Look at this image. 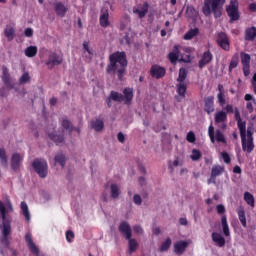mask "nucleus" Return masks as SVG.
Returning <instances> with one entry per match:
<instances>
[{
	"label": "nucleus",
	"mask_w": 256,
	"mask_h": 256,
	"mask_svg": "<svg viewBox=\"0 0 256 256\" xmlns=\"http://www.w3.org/2000/svg\"><path fill=\"white\" fill-rule=\"evenodd\" d=\"M133 231L138 235H143V228L140 225L133 226Z\"/></svg>",
	"instance_id": "nucleus-58"
},
{
	"label": "nucleus",
	"mask_w": 256,
	"mask_h": 256,
	"mask_svg": "<svg viewBox=\"0 0 256 256\" xmlns=\"http://www.w3.org/2000/svg\"><path fill=\"white\" fill-rule=\"evenodd\" d=\"M197 35H199V28H192L184 34L183 39L185 41H191V39L197 37Z\"/></svg>",
	"instance_id": "nucleus-31"
},
{
	"label": "nucleus",
	"mask_w": 256,
	"mask_h": 256,
	"mask_svg": "<svg viewBox=\"0 0 256 256\" xmlns=\"http://www.w3.org/2000/svg\"><path fill=\"white\" fill-rule=\"evenodd\" d=\"M216 211L218 213V215H224L226 209H225V206L223 204H218L216 206Z\"/></svg>",
	"instance_id": "nucleus-54"
},
{
	"label": "nucleus",
	"mask_w": 256,
	"mask_h": 256,
	"mask_svg": "<svg viewBox=\"0 0 256 256\" xmlns=\"http://www.w3.org/2000/svg\"><path fill=\"white\" fill-rule=\"evenodd\" d=\"M223 5H225V0H204L202 13L205 17L213 13L215 19H219L223 15Z\"/></svg>",
	"instance_id": "nucleus-3"
},
{
	"label": "nucleus",
	"mask_w": 256,
	"mask_h": 256,
	"mask_svg": "<svg viewBox=\"0 0 256 256\" xmlns=\"http://www.w3.org/2000/svg\"><path fill=\"white\" fill-rule=\"evenodd\" d=\"M21 209L26 221H30L31 214L29 213V206H27V202H21Z\"/></svg>",
	"instance_id": "nucleus-40"
},
{
	"label": "nucleus",
	"mask_w": 256,
	"mask_h": 256,
	"mask_svg": "<svg viewBox=\"0 0 256 256\" xmlns=\"http://www.w3.org/2000/svg\"><path fill=\"white\" fill-rule=\"evenodd\" d=\"M244 201H246L247 205L250 207H255V197L250 192L244 193Z\"/></svg>",
	"instance_id": "nucleus-36"
},
{
	"label": "nucleus",
	"mask_w": 256,
	"mask_h": 256,
	"mask_svg": "<svg viewBox=\"0 0 256 256\" xmlns=\"http://www.w3.org/2000/svg\"><path fill=\"white\" fill-rule=\"evenodd\" d=\"M2 81L6 87H13L11 84V75L9 74V69H7L5 66L2 68Z\"/></svg>",
	"instance_id": "nucleus-24"
},
{
	"label": "nucleus",
	"mask_w": 256,
	"mask_h": 256,
	"mask_svg": "<svg viewBox=\"0 0 256 256\" xmlns=\"http://www.w3.org/2000/svg\"><path fill=\"white\" fill-rule=\"evenodd\" d=\"M188 247L189 242L180 240L174 244V253H176V255H183Z\"/></svg>",
	"instance_id": "nucleus-17"
},
{
	"label": "nucleus",
	"mask_w": 256,
	"mask_h": 256,
	"mask_svg": "<svg viewBox=\"0 0 256 256\" xmlns=\"http://www.w3.org/2000/svg\"><path fill=\"white\" fill-rule=\"evenodd\" d=\"M218 104L220 107H225V93H218L217 94Z\"/></svg>",
	"instance_id": "nucleus-50"
},
{
	"label": "nucleus",
	"mask_w": 256,
	"mask_h": 256,
	"mask_svg": "<svg viewBox=\"0 0 256 256\" xmlns=\"http://www.w3.org/2000/svg\"><path fill=\"white\" fill-rule=\"evenodd\" d=\"M225 173V167L221 165H214L211 170V179H213L215 183V179L219 177V175H223Z\"/></svg>",
	"instance_id": "nucleus-23"
},
{
	"label": "nucleus",
	"mask_w": 256,
	"mask_h": 256,
	"mask_svg": "<svg viewBox=\"0 0 256 256\" xmlns=\"http://www.w3.org/2000/svg\"><path fill=\"white\" fill-rule=\"evenodd\" d=\"M180 53L181 52L179 51V46L175 45L173 48V51L168 54V59H169L170 63H173V64L177 63V61H179Z\"/></svg>",
	"instance_id": "nucleus-25"
},
{
	"label": "nucleus",
	"mask_w": 256,
	"mask_h": 256,
	"mask_svg": "<svg viewBox=\"0 0 256 256\" xmlns=\"http://www.w3.org/2000/svg\"><path fill=\"white\" fill-rule=\"evenodd\" d=\"M187 69L186 68H180L179 69V75H178V78H177V82L178 83H185V80L187 79Z\"/></svg>",
	"instance_id": "nucleus-39"
},
{
	"label": "nucleus",
	"mask_w": 256,
	"mask_h": 256,
	"mask_svg": "<svg viewBox=\"0 0 256 256\" xmlns=\"http://www.w3.org/2000/svg\"><path fill=\"white\" fill-rule=\"evenodd\" d=\"M176 92H177V95L175 96V99L178 103H181V101L185 99V95H187V84L183 82H179L176 85Z\"/></svg>",
	"instance_id": "nucleus-13"
},
{
	"label": "nucleus",
	"mask_w": 256,
	"mask_h": 256,
	"mask_svg": "<svg viewBox=\"0 0 256 256\" xmlns=\"http://www.w3.org/2000/svg\"><path fill=\"white\" fill-rule=\"evenodd\" d=\"M21 161H23V156L19 153L12 154L11 157V169L14 171H19V168L21 167Z\"/></svg>",
	"instance_id": "nucleus-19"
},
{
	"label": "nucleus",
	"mask_w": 256,
	"mask_h": 256,
	"mask_svg": "<svg viewBox=\"0 0 256 256\" xmlns=\"http://www.w3.org/2000/svg\"><path fill=\"white\" fill-rule=\"evenodd\" d=\"M133 13H135L136 15H138L139 19H143L145 18V16L147 15V13H149V3L144 2L141 10L137 7L133 8Z\"/></svg>",
	"instance_id": "nucleus-21"
},
{
	"label": "nucleus",
	"mask_w": 256,
	"mask_h": 256,
	"mask_svg": "<svg viewBox=\"0 0 256 256\" xmlns=\"http://www.w3.org/2000/svg\"><path fill=\"white\" fill-rule=\"evenodd\" d=\"M123 97L125 105H129L131 101H133V89L132 88H125L123 90Z\"/></svg>",
	"instance_id": "nucleus-28"
},
{
	"label": "nucleus",
	"mask_w": 256,
	"mask_h": 256,
	"mask_svg": "<svg viewBox=\"0 0 256 256\" xmlns=\"http://www.w3.org/2000/svg\"><path fill=\"white\" fill-rule=\"evenodd\" d=\"M13 211V205H11V202H8L7 205L3 204L2 201H0V214L2 218V234L5 239L9 237L11 234V220L7 218V213H12Z\"/></svg>",
	"instance_id": "nucleus-4"
},
{
	"label": "nucleus",
	"mask_w": 256,
	"mask_h": 256,
	"mask_svg": "<svg viewBox=\"0 0 256 256\" xmlns=\"http://www.w3.org/2000/svg\"><path fill=\"white\" fill-rule=\"evenodd\" d=\"M242 151L244 153H253L255 149L254 139L247 138V130L240 131Z\"/></svg>",
	"instance_id": "nucleus-7"
},
{
	"label": "nucleus",
	"mask_w": 256,
	"mask_h": 256,
	"mask_svg": "<svg viewBox=\"0 0 256 256\" xmlns=\"http://www.w3.org/2000/svg\"><path fill=\"white\" fill-rule=\"evenodd\" d=\"M118 231L121 233V235H123L126 241H128V255L135 253L137 249H139V242H137L135 238H132L133 230L131 229V225H129V222L122 221L118 227Z\"/></svg>",
	"instance_id": "nucleus-2"
},
{
	"label": "nucleus",
	"mask_w": 256,
	"mask_h": 256,
	"mask_svg": "<svg viewBox=\"0 0 256 256\" xmlns=\"http://www.w3.org/2000/svg\"><path fill=\"white\" fill-rule=\"evenodd\" d=\"M55 162L59 163L61 167H65V155L58 154L55 156Z\"/></svg>",
	"instance_id": "nucleus-46"
},
{
	"label": "nucleus",
	"mask_w": 256,
	"mask_h": 256,
	"mask_svg": "<svg viewBox=\"0 0 256 256\" xmlns=\"http://www.w3.org/2000/svg\"><path fill=\"white\" fill-rule=\"evenodd\" d=\"M91 127L92 129H95L97 132L103 131V128L105 127V123L101 119H96L91 121Z\"/></svg>",
	"instance_id": "nucleus-32"
},
{
	"label": "nucleus",
	"mask_w": 256,
	"mask_h": 256,
	"mask_svg": "<svg viewBox=\"0 0 256 256\" xmlns=\"http://www.w3.org/2000/svg\"><path fill=\"white\" fill-rule=\"evenodd\" d=\"M221 225H222V229L225 228V227H229V224L227 223V216L226 215H222Z\"/></svg>",
	"instance_id": "nucleus-60"
},
{
	"label": "nucleus",
	"mask_w": 256,
	"mask_h": 256,
	"mask_svg": "<svg viewBox=\"0 0 256 256\" xmlns=\"http://www.w3.org/2000/svg\"><path fill=\"white\" fill-rule=\"evenodd\" d=\"M110 195L112 199H119V195H121V192L119 191V186H117V184H111Z\"/></svg>",
	"instance_id": "nucleus-35"
},
{
	"label": "nucleus",
	"mask_w": 256,
	"mask_h": 256,
	"mask_svg": "<svg viewBox=\"0 0 256 256\" xmlns=\"http://www.w3.org/2000/svg\"><path fill=\"white\" fill-rule=\"evenodd\" d=\"M190 158L192 159V161H199L201 159V151L193 149Z\"/></svg>",
	"instance_id": "nucleus-47"
},
{
	"label": "nucleus",
	"mask_w": 256,
	"mask_h": 256,
	"mask_svg": "<svg viewBox=\"0 0 256 256\" xmlns=\"http://www.w3.org/2000/svg\"><path fill=\"white\" fill-rule=\"evenodd\" d=\"M186 140L188 143H195L197 141V138L195 137V133L193 131H190L187 133Z\"/></svg>",
	"instance_id": "nucleus-51"
},
{
	"label": "nucleus",
	"mask_w": 256,
	"mask_h": 256,
	"mask_svg": "<svg viewBox=\"0 0 256 256\" xmlns=\"http://www.w3.org/2000/svg\"><path fill=\"white\" fill-rule=\"evenodd\" d=\"M127 53L125 51H116L109 55V63L106 66L107 75H117L118 81H123L127 73Z\"/></svg>",
	"instance_id": "nucleus-1"
},
{
	"label": "nucleus",
	"mask_w": 256,
	"mask_h": 256,
	"mask_svg": "<svg viewBox=\"0 0 256 256\" xmlns=\"http://www.w3.org/2000/svg\"><path fill=\"white\" fill-rule=\"evenodd\" d=\"M214 121L215 123H227V112L220 110L217 111L214 115Z\"/></svg>",
	"instance_id": "nucleus-26"
},
{
	"label": "nucleus",
	"mask_w": 256,
	"mask_h": 256,
	"mask_svg": "<svg viewBox=\"0 0 256 256\" xmlns=\"http://www.w3.org/2000/svg\"><path fill=\"white\" fill-rule=\"evenodd\" d=\"M100 26L103 27L104 29L109 27V25H111V22H109V12H103L100 15Z\"/></svg>",
	"instance_id": "nucleus-30"
},
{
	"label": "nucleus",
	"mask_w": 256,
	"mask_h": 256,
	"mask_svg": "<svg viewBox=\"0 0 256 256\" xmlns=\"http://www.w3.org/2000/svg\"><path fill=\"white\" fill-rule=\"evenodd\" d=\"M31 81V76L29 75V72H25L22 74V76L19 78V84L25 85V83H29Z\"/></svg>",
	"instance_id": "nucleus-45"
},
{
	"label": "nucleus",
	"mask_w": 256,
	"mask_h": 256,
	"mask_svg": "<svg viewBox=\"0 0 256 256\" xmlns=\"http://www.w3.org/2000/svg\"><path fill=\"white\" fill-rule=\"evenodd\" d=\"M239 65V56H233L229 64V73Z\"/></svg>",
	"instance_id": "nucleus-44"
},
{
	"label": "nucleus",
	"mask_w": 256,
	"mask_h": 256,
	"mask_svg": "<svg viewBox=\"0 0 256 256\" xmlns=\"http://www.w3.org/2000/svg\"><path fill=\"white\" fill-rule=\"evenodd\" d=\"M255 133V128L253 126H248L246 129V139H254L253 135Z\"/></svg>",
	"instance_id": "nucleus-49"
},
{
	"label": "nucleus",
	"mask_w": 256,
	"mask_h": 256,
	"mask_svg": "<svg viewBox=\"0 0 256 256\" xmlns=\"http://www.w3.org/2000/svg\"><path fill=\"white\" fill-rule=\"evenodd\" d=\"M37 46H29L24 50L26 57H35L37 55Z\"/></svg>",
	"instance_id": "nucleus-37"
},
{
	"label": "nucleus",
	"mask_w": 256,
	"mask_h": 256,
	"mask_svg": "<svg viewBox=\"0 0 256 256\" xmlns=\"http://www.w3.org/2000/svg\"><path fill=\"white\" fill-rule=\"evenodd\" d=\"M25 37H31L33 35V29L32 28H26L24 31Z\"/></svg>",
	"instance_id": "nucleus-62"
},
{
	"label": "nucleus",
	"mask_w": 256,
	"mask_h": 256,
	"mask_svg": "<svg viewBox=\"0 0 256 256\" xmlns=\"http://www.w3.org/2000/svg\"><path fill=\"white\" fill-rule=\"evenodd\" d=\"M83 49L88 53V59L91 61L93 59V51L89 48V42L85 41L83 43Z\"/></svg>",
	"instance_id": "nucleus-48"
},
{
	"label": "nucleus",
	"mask_w": 256,
	"mask_h": 256,
	"mask_svg": "<svg viewBox=\"0 0 256 256\" xmlns=\"http://www.w3.org/2000/svg\"><path fill=\"white\" fill-rule=\"evenodd\" d=\"M54 11L58 17H65L69 9L62 2L54 3Z\"/></svg>",
	"instance_id": "nucleus-20"
},
{
	"label": "nucleus",
	"mask_w": 256,
	"mask_h": 256,
	"mask_svg": "<svg viewBox=\"0 0 256 256\" xmlns=\"http://www.w3.org/2000/svg\"><path fill=\"white\" fill-rule=\"evenodd\" d=\"M133 201L135 205H141L143 203V200L141 199V196L139 194L134 195Z\"/></svg>",
	"instance_id": "nucleus-55"
},
{
	"label": "nucleus",
	"mask_w": 256,
	"mask_h": 256,
	"mask_svg": "<svg viewBox=\"0 0 256 256\" xmlns=\"http://www.w3.org/2000/svg\"><path fill=\"white\" fill-rule=\"evenodd\" d=\"M237 213H238V219L242 227H247V217L245 216V207L239 206Z\"/></svg>",
	"instance_id": "nucleus-27"
},
{
	"label": "nucleus",
	"mask_w": 256,
	"mask_h": 256,
	"mask_svg": "<svg viewBox=\"0 0 256 256\" xmlns=\"http://www.w3.org/2000/svg\"><path fill=\"white\" fill-rule=\"evenodd\" d=\"M225 110H226V114L235 112V108H233V105L231 104L226 105Z\"/></svg>",
	"instance_id": "nucleus-61"
},
{
	"label": "nucleus",
	"mask_w": 256,
	"mask_h": 256,
	"mask_svg": "<svg viewBox=\"0 0 256 256\" xmlns=\"http://www.w3.org/2000/svg\"><path fill=\"white\" fill-rule=\"evenodd\" d=\"M61 126L66 131H70V132L73 131V124H71V121H69V119H67V118L62 119Z\"/></svg>",
	"instance_id": "nucleus-43"
},
{
	"label": "nucleus",
	"mask_w": 256,
	"mask_h": 256,
	"mask_svg": "<svg viewBox=\"0 0 256 256\" xmlns=\"http://www.w3.org/2000/svg\"><path fill=\"white\" fill-rule=\"evenodd\" d=\"M117 137H118L119 143H125V135H123V132H119Z\"/></svg>",
	"instance_id": "nucleus-63"
},
{
	"label": "nucleus",
	"mask_w": 256,
	"mask_h": 256,
	"mask_svg": "<svg viewBox=\"0 0 256 256\" xmlns=\"http://www.w3.org/2000/svg\"><path fill=\"white\" fill-rule=\"evenodd\" d=\"M212 241L219 247H225V238L217 232L212 233Z\"/></svg>",
	"instance_id": "nucleus-29"
},
{
	"label": "nucleus",
	"mask_w": 256,
	"mask_h": 256,
	"mask_svg": "<svg viewBox=\"0 0 256 256\" xmlns=\"http://www.w3.org/2000/svg\"><path fill=\"white\" fill-rule=\"evenodd\" d=\"M63 63V58L59 56L57 53H52L48 56V60L46 61V65L49 69H53L56 65H61Z\"/></svg>",
	"instance_id": "nucleus-14"
},
{
	"label": "nucleus",
	"mask_w": 256,
	"mask_h": 256,
	"mask_svg": "<svg viewBox=\"0 0 256 256\" xmlns=\"http://www.w3.org/2000/svg\"><path fill=\"white\" fill-rule=\"evenodd\" d=\"M212 61H213V53H211V51L209 50L205 51L204 53H202L200 60L198 61L199 69H204Z\"/></svg>",
	"instance_id": "nucleus-11"
},
{
	"label": "nucleus",
	"mask_w": 256,
	"mask_h": 256,
	"mask_svg": "<svg viewBox=\"0 0 256 256\" xmlns=\"http://www.w3.org/2000/svg\"><path fill=\"white\" fill-rule=\"evenodd\" d=\"M34 171L37 172L39 177L45 179L47 177V161L43 159H35L32 163Z\"/></svg>",
	"instance_id": "nucleus-8"
},
{
	"label": "nucleus",
	"mask_w": 256,
	"mask_h": 256,
	"mask_svg": "<svg viewBox=\"0 0 256 256\" xmlns=\"http://www.w3.org/2000/svg\"><path fill=\"white\" fill-rule=\"evenodd\" d=\"M73 239H75V233L71 230L66 231V240L68 243H72Z\"/></svg>",
	"instance_id": "nucleus-52"
},
{
	"label": "nucleus",
	"mask_w": 256,
	"mask_h": 256,
	"mask_svg": "<svg viewBox=\"0 0 256 256\" xmlns=\"http://www.w3.org/2000/svg\"><path fill=\"white\" fill-rule=\"evenodd\" d=\"M0 163L3 167H8L9 162L7 160V152L4 148H0Z\"/></svg>",
	"instance_id": "nucleus-38"
},
{
	"label": "nucleus",
	"mask_w": 256,
	"mask_h": 256,
	"mask_svg": "<svg viewBox=\"0 0 256 256\" xmlns=\"http://www.w3.org/2000/svg\"><path fill=\"white\" fill-rule=\"evenodd\" d=\"M171 238H167L160 246L159 251L160 253H163L165 251H169L170 247H171Z\"/></svg>",
	"instance_id": "nucleus-41"
},
{
	"label": "nucleus",
	"mask_w": 256,
	"mask_h": 256,
	"mask_svg": "<svg viewBox=\"0 0 256 256\" xmlns=\"http://www.w3.org/2000/svg\"><path fill=\"white\" fill-rule=\"evenodd\" d=\"M110 99H112V101H115L116 103H122V101H124L123 94L117 91L110 92Z\"/></svg>",
	"instance_id": "nucleus-34"
},
{
	"label": "nucleus",
	"mask_w": 256,
	"mask_h": 256,
	"mask_svg": "<svg viewBox=\"0 0 256 256\" xmlns=\"http://www.w3.org/2000/svg\"><path fill=\"white\" fill-rule=\"evenodd\" d=\"M167 70L164 67H161L157 64L152 65L150 69V75L154 79H163V76L166 75Z\"/></svg>",
	"instance_id": "nucleus-12"
},
{
	"label": "nucleus",
	"mask_w": 256,
	"mask_h": 256,
	"mask_svg": "<svg viewBox=\"0 0 256 256\" xmlns=\"http://www.w3.org/2000/svg\"><path fill=\"white\" fill-rule=\"evenodd\" d=\"M256 38V27H248L244 31V39L246 41H255Z\"/></svg>",
	"instance_id": "nucleus-22"
},
{
	"label": "nucleus",
	"mask_w": 256,
	"mask_h": 256,
	"mask_svg": "<svg viewBox=\"0 0 256 256\" xmlns=\"http://www.w3.org/2000/svg\"><path fill=\"white\" fill-rule=\"evenodd\" d=\"M208 135L210 137L211 143H222L223 145H227V139L225 138V134L219 129L215 130L213 125H210L208 128Z\"/></svg>",
	"instance_id": "nucleus-6"
},
{
	"label": "nucleus",
	"mask_w": 256,
	"mask_h": 256,
	"mask_svg": "<svg viewBox=\"0 0 256 256\" xmlns=\"http://www.w3.org/2000/svg\"><path fill=\"white\" fill-rule=\"evenodd\" d=\"M186 13L189 17H193L195 15V8L193 6H188L186 8Z\"/></svg>",
	"instance_id": "nucleus-56"
},
{
	"label": "nucleus",
	"mask_w": 256,
	"mask_h": 256,
	"mask_svg": "<svg viewBox=\"0 0 256 256\" xmlns=\"http://www.w3.org/2000/svg\"><path fill=\"white\" fill-rule=\"evenodd\" d=\"M234 119L235 121H237V127L239 129V131H245L247 130V123L243 122V120L241 119V113L239 112V108H234Z\"/></svg>",
	"instance_id": "nucleus-18"
},
{
	"label": "nucleus",
	"mask_w": 256,
	"mask_h": 256,
	"mask_svg": "<svg viewBox=\"0 0 256 256\" xmlns=\"http://www.w3.org/2000/svg\"><path fill=\"white\" fill-rule=\"evenodd\" d=\"M226 13L230 19V23L239 21L241 14L239 13V1L231 0L230 4L226 7Z\"/></svg>",
	"instance_id": "nucleus-5"
},
{
	"label": "nucleus",
	"mask_w": 256,
	"mask_h": 256,
	"mask_svg": "<svg viewBox=\"0 0 256 256\" xmlns=\"http://www.w3.org/2000/svg\"><path fill=\"white\" fill-rule=\"evenodd\" d=\"M249 11H251L252 13H256V3H251L248 6Z\"/></svg>",
	"instance_id": "nucleus-64"
},
{
	"label": "nucleus",
	"mask_w": 256,
	"mask_h": 256,
	"mask_svg": "<svg viewBox=\"0 0 256 256\" xmlns=\"http://www.w3.org/2000/svg\"><path fill=\"white\" fill-rule=\"evenodd\" d=\"M240 59L243 67L244 77H249V75H251V55L241 52Z\"/></svg>",
	"instance_id": "nucleus-9"
},
{
	"label": "nucleus",
	"mask_w": 256,
	"mask_h": 256,
	"mask_svg": "<svg viewBox=\"0 0 256 256\" xmlns=\"http://www.w3.org/2000/svg\"><path fill=\"white\" fill-rule=\"evenodd\" d=\"M204 111L211 115L215 111V97L208 96L204 99Z\"/></svg>",
	"instance_id": "nucleus-15"
},
{
	"label": "nucleus",
	"mask_w": 256,
	"mask_h": 256,
	"mask_svg": "<svg viewBox=\"0 0 256 256\" xmlns=\"http://www.w3.org/2000/svg\"><path fill=\"white\" fill-rule=\"evenodd\" d=\"M251 86L253 89V93L256 96V73H254L252 80H251Z\"/></svg>",
	"instance_id": "nucleus-57"
},
{
	"label": "nucleus",
	"mask_w": 256,
	"mask_h": 256,
	"mask_svg": "<svg viewBox=\"0 0 256 256\" xmlns=\"http://www.w3.org/2000/svg\"><path fill=\"white\" fill-rule=\"evenodd\" d=\"M216 43L223 49V51H229L231 49V44L229 43V37L225 32H220L217 34Z\"/></svg>",
	"instance_id": "nucleus-10"
},
{
	"label": "nucleus",
	"mask_w": 256,
	"mask_h": 256,
	"mask_svg": "<svg viewBox=\"0 0 256 256\" xmlns=\"http://www.w3.org/2000/svg\"><path fill=\"white\" fill-rule=\"evenodd\" d=\"M25 241L27 243V246H28V249H29L30 253H32L33 255L39 256V248L33 242V238H31L30 233H27L25 235Z\"/></svg>",
	"instance_id": "nucleus-16"
},
{
	"label": "nucleus",
	"mask_w": 256,
	"mask_h": 256,
	"mask_svg": "<svg viewBox=\"0 0 256 256\" xmlns=\"http://www.w3.org/2000/svg\"><path fill=\"white\" fill-rule=\"evenodd\" d=\"M4 35L7 37L8 41H13L15 39V28H6Z\"/></svg>",
	"instance_id": "nucleus-42"
},
{
	"label": "nucleus",
	"mask_w": 256,
	"mask_h": 256,
	"mask_svg": "<svg viewBox=\"0 0 256 256\" xmlns=\"http://www.w3.org/2000/svg\"><path fill=\"white\" fill-rule=\"evenodd\" d=\"M221 225H222V229L225 228V227H229V224L227 223V216L226 215H222Z\"/></svg>",
	"instance_id": "nucleus-59"
},
{
	"label": "nucleus",
	"mask_w": 256,
	"mask_h": 256,
	"mask_svg": "<svg viewBox=\"0 0 256 256\" xmlns=\"http://www.w3.org/2000/svg\"><path fill=\"white\" fill-rule=\"evenodd\" d=\"M48 136L51 141H54V143H56V145H61V143H64L65 141V136L63 134L57 135L48 133Z\"/></svg>",
	"instance_id": "nucleus-33"
},
{
	"label": "nucleus",
	"mask_w": 256,
	"mask_h": 256,
	"mask_svg": "<svg viewBox=\"0 0 256 256\" xmlns=\"http://www.w3.org/2000/svg\"><path fill=\"white\" fill-rule=\"evenodd\" d=\"M221 157H222L224 163H226V164L231 163V156H229V153H227V152H222V153H221Z\"/></svg>",
	"instance_id": "nucleus-53"
}]
</instances>
